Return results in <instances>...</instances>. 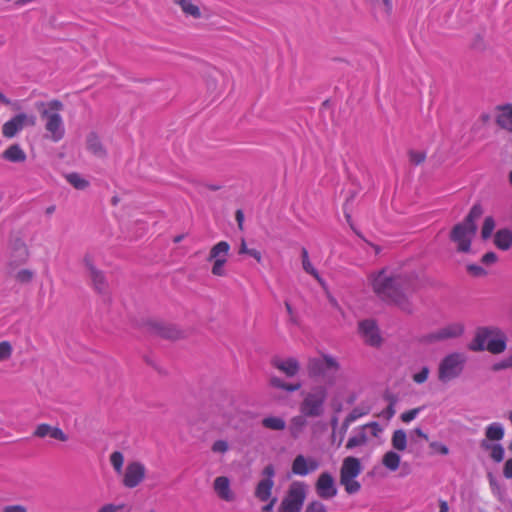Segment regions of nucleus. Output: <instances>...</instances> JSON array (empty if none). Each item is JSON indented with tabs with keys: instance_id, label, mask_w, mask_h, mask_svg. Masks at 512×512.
I'll list each match as a JSON object with an SVG mask.
<instances>
[{
	"instance_id": "nucleus-1",
	"label": "nucleus",
	"mask_w": 512,
	"mask_h": 512,
	"mask_svg": "<svg viewBox=\"0 0 512 512\" xmlns=\"http://www.w3.org/2000/svg\"><path fill=\"white\" fill-rule=\"evenodd\" d=\"M369 284L373 292L384 302L392 303L403 312L411 314L412 305L408 294L413 290V282L407 274L389 273L387 268H382L368 276Z\"/></svg>"
},
{
	"instance_id": "nucleus-2",
	"label": "nucleus",
	"mask_w": 512,
	"mask_h": 512,
	"mask_svg": "<svg viewBox=\"0 0 512 512\" xmlns=\"http://www.w3.org/2000/svg\"><path fill=\"white\" fill-rule=\"evenodd\" d=\"M483 213V206L477 202L472 206L465 219L453 226L450 232V240L457 243V250L459 252L468 253L470 251L472 238L478 229L476 221Z\"/></svg>"
},
{
	"instance_id": "nucleus-3",
	"label": "nucleus",
	"mask_w": 512,
	"mask_h": 512,
	"mask_svg": "<svg viewBox=\"0 0 512 512\" xmlns=\"http://www.w3.org/2000/svg\"><path fill=\"white\" fill-rule=\"evenodd\" d=\"M341 369L340 363L329 354L320 357H311L307 360L306 370L310 379L323 381L327 387L333 386L337 381V374Z\"/></svg>"
},
{
	"instance_id": "nucleus-4",
	"label": "nucleus",
	"mask_w": 512,
	"mask_h": 512,
	"mask_svg": "<svg viewBox=\"0 0 512 512\" xmlns=\"http://www.w3.org/2000/svg\"><path fill=\"white\" fill-rule=\"evenodd\" d=\"M35 106L41 119L46 121L45 130L50 134V139L54 142L60 141L65 135L63 120L58 113L63 110V103L60 100L53 99L47 103L37 102Z\"/></svg>"
},
{
	"instance_id": "nucleus-5",
	"label": "nucleus",
	"mask_w": 512,
	"mask_h": 512,
	"mask_svg": "<svg viewBox=\"0 0 512 512\" xmlns=\"http://www.w3.org/2000/svg\"><path fill=\"white\" fill-rule=\"evenodd\" d=\"M507 338L499 329L479 328L474 340L469 344L472 351L488 350L492 354H500L506 349Z\"/></svg>"
},
{
	"instance_id": "nucleus-6",
	"label": "nucleus",
	"mask_w": 512,
	"mask_h": 512,
	"mask_svg": "<svg viewBox=\"0 0 512 512\" xmlns=\"http://www.w3.org/2000/svg\"><path fill=\"white\" fill-rule=\"evenodd\" d=\"M303 400L300 403V412L308 418H317L323 415L324 405L328 398L326 385H314L308 392H302Z\"/></svg>"
},
{
	"instance_id": "nucleus-7",
	"label": "nucleus",
	"mask_w": 512,
	"mask_h": 512,
	"mask_svg": "<svg viewBox=\"0 0 512 512\" xmlns=\"http://www.w3.org/2000/svg\"><path fill=\"white\" fill-rule=\"evenodd\" d=\"M82 264L94 292L100 296L109 297L110 285L108 279L105 272L95 265L93 256L89 253L85 254L82 259Z\"/></svg>"
},
{
	"instance_id": "nucleus-8",
	"label": "nucleus",
	"mask_w": 512,
	"mask_h": 512,
	"mask_svg": "<svg viewBox=\"0 0 512 512\" xmlns=\"http://www.w3.org/2000/svg\"><path fill=\"white\" fill-rule=\"evenodd\" d=\"M205 87L213 100H218L230 92L232 80L226 73L213 68L205 74Z\"/></svg>"
},
{
	"instance_id": "nucleus-9",
	"label": "nucleus",
	"mask_w": 512,
	"mask_h": 512,
	"mask_svg": "<svg viewBox=\"0 0 512 512\" xmlns=\"http://www.w3.org/2000/svg\"><path fill=\"white\" fill-rule=\"evenodd\" d=\"M306 499V484L295 481L290 484L285 497L282 499L278 512H301Z\"/></svg>"
},
{
	"instance_id": "nucleus-10",
	"label": "nucleus",
	"mask_w": 512,
	"mask_h": 512,
	"mask_svg": "<svg viewBox=\"0 0 512 512\" xmlns=\"http://www.w3.org/2000/svg\"><path fill=\"white\" fill-rule=\"evenodd\" d=\"M466 358L461 353H451L444 357L438 368V379L442 383H447L457 377L463 371Z\"/></svg>"
},
{
	"instance_id": "nucleus-11",
	"label": "nucleus",
	"mask_w": 512,
	"mask_h": 512,
	"mask_svg": "<svg viewBox=\"0 0 512 512\" xmlns=\"http://www.w3.org/2000/svg\"><path fill=\"white\" fill-rule=\"evenodd\" d=\"M147 331L154 336L167 340H179L185 337L183 330L179 329L175 324L164 321H148L146 323Z\"/></svg>"
},
{
	"instance_id": "nucleus-12",
	"label": "nucleus",
	"mask_w": 512,
	"mask_h": 512,
	"mask_svg": "<svg viewBox=\"0 0 512 512\" xmlns=\"http://www.w3.org/2000/svg\"><path fill=\"white\" fill-rule=\"evenodd\" d=\"M36 116L26 113H19L3 124L2 134L5 138L15 137L24 127H33L36 125Z\"/></svg>"
},
{
	"instance_id": "nucleus-13",
	"label": "nucleus",
	"mask_w": 512,
	"mask_h": 512,
	"mask_svg": "<svg viewBox=\"0 0 512 512\" xmlns=\"http://www.w3.org/2000/svg\"><path fill=\"white\" fill-rule=\"evenodd\" d=\"M464 327L461 324H451L437 331L423 335L420 342L424 344H432L451 338H457L463 334Z\"/></svg>"
},
{
	"instance_id": "nucleus-14",
	"label": "nucleus",
	"mask_w": 512,
	"mask_h": 512,
	"mask_svg": "<svg viewBox=\"0 0 512 512\" xmlns=\"http://www.w3.org/2000/svg\"><path fill=\"white\" fill-rule=\"evenodd\" d=\"M213 412L223 417H228L233 407V396L226 390H215L210 398Z\"/></svg>"
},
{
	"instance_id": "nucleus-15",
	"label": "nucleus",
	"mask_w": 512,
	"mask_h": 512,
	"mask_svg": "<svg viewBox=\"0 0 512 512\" xmlns=\"http://www.w3.org/2000/svg\"><path fill=\"white\" fill-rule=\"evenodd\" d=\"M146 475V469L144 464L139 461H133L127 464L124 477L123 485L127 488H135L144 479Z\"/></svg>"
},
{
	"instance_id": "nucleus-16",
	"label": "nucleus",
	"mask_w": 512,
	"mask_h": 512,
	"mask_svg": "<svg viewBox=\"0 0 512 512\" xmlns=\"http://www.w3.org/2000/svg\"><path fill=\"white\" fill-rule=\"evenodd\" d=\"M11 261L9 266L16 267L25 264L29 259V249L21 237H13L10 240Z\"/></svg>"
},
{
	"instance_id": "nucleus-17",
	"label": "nucleus",
	"mask_w": 512,
	"mask_h": 512,
	"mask_svg": "<svg viewBox=\"0 0 512 512\" xmlns=\"http://www.w3.org/2000/svg\"><path fill=\"white\" fill-rule=\"evenodd\" d=\"M358 330L366 344L370 346H379L381 344L382 338L375 320L365 319L360 321Z\"/></svg>"
},
{
	"instance_id": "nucleus-18",
	"label": "nucleus",
	"mask_w": 512,
	"mask_h": 512,
	"mask_svg": "<svg viewBox=\"0 0 512 512\" xmlns=\"http://www.w3.org/2000/svg\"><path fill=\"white\" fill-rule=\"evenodd\" d=\"M315 490L317 495L322 499H331L337 495L335 480L329 472H323L319 475Z\"/></svg>"
},
{
	"instance_id": "nucleus-19",
	"label": "nucleus",
	"mask_w": 512,
	"mask_h": 512,
	"mask_svg": "<svg viewBox=\"0 0 512 512\" xmlns=\"http://www.w3.org/2000/svg\"><path fill=\"white\" fill-rule=\"evenodd\" d=\"M318 467L319 463L317 460L306 458L304 455L299 454L293 460L291 470L295 475L306 476L316 471Z\"/></svg>"
},
{
	"instance_id": "nucleus-20",
	"label": "nucleus",
	"mask_w": 512,
	"mask_h": 512,
	"mask_svg": "<svg viewBox=\"0 0 512 512\" xmlns=\"http://www.w3.org/2000/svg\"><path fill=\"white\" fill-rule=\"evenodd\" d=\"M271 365L284 373L288 378L295 377L301 368L299 361L294 357H288L286 359L273 357Z\"/></svg>"
},
{
	"instance_id": "nucleus-21",
	"label": "nucleus",
	"mask_w": 512,
	"mask_h": 512,
	"mask_svg": "<svg viewBox=\"0 0 512 512\" xmlns=\"http://www.w3.org/2000/svg\"><path fill=\"white\" fill-rule=\"evenodd\" d=\"M85 145L86 149L97 158H105L108 154L100 135L96 131H90L86 135Z\"/></svg>"
},
{
	"instance_id": "nucleus-22",
	"label": "nucleus",
	"mask_w": 512,
	"mask_h": 512,
	"mask_svg": "<svg viewBox=\"0 0 512 512\" xmlns=\"http://www.w3.org/2000/svg\"><path fill=\"white\" fill-rule=\"evenodd\" d=\"M361 470L362 467L358 458L352 456L346 457L340 469V481L355 479L361 473Z\"/></svg>"
},
{
	"instance_id": "nucleus-23",
	"label": "nucleus",
	"mask_w": 512,
	"mask_h": 512,
	"mask_svg": "<svg viewBox=\"0 0 512 512\" xmlns=\"http://www.w3.org/2000/svg\"><path fill=\"white\" fill-rule=\"evenodd\" d=\"M498 112L495 122L503 130L512 133V104H501L495 107Z\"/></svg>"
},
{
	"instance_id": "nucleus-24",
	"label": "nucleus",
	"mask_w": 512,
	"mask_h": 512,
	"mask_svg": "<svg viewBox=\"0 0 512 512\" xmlns=\"http://www.w3.org/2000/svg\"><path fill=\"white\" fill-rule=\"evenodd\" d=\"M214 490L219 498L227 502L235 500V494L230 489V481L225 476H219L214 480Z\"/></svg>"
},
{
	"instance_id": "nucleus-25",
	"label": "nucleus",
	"mask_w": 512,
	"mask_h": 512,
	"mask_svg": "<svg viewBox=\"0 0 512 512\" xmlns=\"http://www.w3.org/2000/svg\"><path fill=\"white\" fill-rule=\"evenodd\" d=\"M1 157L11 163H24L27 159L26 153L17 143L10 145L6 150H4Z\"/></svg>"
},
{
	"instance_id": "nucleus-26",
	"label": "nucleus",
	"mask_w": 512,
	"mask_h": 512,
	"mask_svg": "<svg viewBox=\"0 0 512 512\" xmlns=\"http://www.w3.org/2000/svg\"><path fill=\"white\" fill-rule=\"evenodd\" d=\"M495 246L503 251L512 247V231L508 228L499 229L494 235Z\"/></svg>"
},
{
	"instance_id": "nucleus-27",
	"label": "nucleus",
	"mask_w": 512,
	"mask_h": 512,
	"mask_svg": "<svg viewBox=\"0 0 512 512\" xmlns=\"http://www.w3.org/2000/svg\"><path fill=\"white\" fill-rule=\"evenodd\" d=\"M230 251V245L227 241H220L211 247L209 255L207 257L208 262L218 261L226 259Z\"/></svg>"
},
{
	"instance_id": "nucleus-28",
	"label": "nucleus",
	"mask_w": 512,
	"mask_h": 512,
	"mask_svg": "<svg viewBox=\"0 0 512 512\" xmlns=\"http://www.w3.org/2000/svg\"><path fill=\"white\" fill-rule=\"evenodd\" d=\"M274 480L262 479L258 482L255 488L254 495L260 501H267L271 497Z\"/></svg>"
},
{
	"instance_id": "nucleus-29",
	"label": "nucleus",
	"mask_w": 512,
	"mask_h": 512,
	"mask_svg": "<svg viewBox=\"0 0 512 512\" xmlns=\"http://www.w3.org/2000/svg\"><path fill=\"white\" fill-rule=\"evenodd\" d=\"M173 3L181 8V11L186 16H190L194 19H200L202 17L199 6L193 4L191 0H172Z\"/></svg>"
},
{
	"instance_id": "nucleus-30",
	"label": "nucleus",
	"mask_w": 512,
	"mask_h": 512,
	"mask_svg": "<svg viewBox=\"0 0 512 512\" xmlns=\"http://www.w3.org/2000/svg\"><path fill=\"white\" fill-rule=\"evenodd\" d=\"M504 428L500 423H492L485 429V437L489 441H500L504 437Z\"/></svg>"
},
{
	"instance_id": "nucleus-31",
	"label": "nucleus",
	"mask_w": 512,
	"mask_h": 512,
	"mask_svg": "<svg viewBox=\"0 0 512 512\" xmlns=\"http://www.w3.org/2000/svg\"><path fill=\"white\" fill-rule=\"evenodd\" d=\"M401 457L395 451H388L382 458V464L390 471H396L400 466Z\"/></svg>"
},
{
	"instance_id": "nucleus-32",
	"label": "nucleus",
	"mask_w": 512,
	"mask_h": 512,
	"mask_svg": "<svg viewBox=\"0 0 512 512\" xmlns=\"http://www.w3.org/2000/svg\"><path fill=\"white\" fill-rule=\"evenodd\" d=\"M261 424L263 427L274 431H282L286 428L285 420L276 416L265 417L262 419Z\"/></svg>"
},
{
	"instance_id": "nucleus-33",
	"label": "nucleus",
	"mask_w": 512,
	"mask_h": 512,
	"mask_svg": "<svg viewBox=\"0 0 512 512\" xmlns=\"http://www.w3.org/2000/svg\"><path fill=\"white\" fill-rule=\"evenodd\" d=\"M392 447L398 451H404L407 448V435L403 429H398L393 432L391 439Z\"/></svg>"
},
{
	"instance_id": "nucleus-34",
	"label": "nucleus",
	"mask_w": 512,
	"mask_h": 512,
	"mask_svg": "<svg viewBox=\"0 0 512 512\" xmlns=\"http://www.w3.org/2000/svg\"><path fill=\"white\" fill-rule=\"evenodd\" d=\"M269 383L272 387L282 389L288 392H295L301 388V383H286L281 378L273 376L270 378Z\"/></svg>"
},
{
	"instance_id": "nucleus-35",
	"label": "nucleus",
	"mask_w": 512,
	"mask_h": 512,
	"mask_svg": "<svg viewBox=\"0 0 512 512\" xmlns=\"http://www.w3.org/2000/svg\"><path fill=\"white\" fill-rule=\"evenodd\" d=\"M65 178L69 184L78 190H84L89 186V182L76 172L66 174Z\"/></svg>"
},
{
	"instance_id": "nucleus-36",
	"label": "nucleus",
	"mask_w": 512,
	"mask_h": 512,
	"mask_svg": "<svg viewBox=\"0 0 512 512\" xmlns=\"http://www.w3.org/2000/svg\"><path fill=\"white\" fill-rule=\"evenodd\" d=\"M306 416L303 414L299 416H295L291 419L290 430L292 436L296 437L298 433H300L304 426H306L307 421L305 419Z\"/></svg>"
},
{
	"instance_id": "nucleus-37",
	"label": "nucleus",
	"mask_w": 512,
	"mask_h": 512,
	"mask_svg": "<svg viewBox=\"0 0 512 512\" xmlns=\"http://www.w3.org/2000/svg\"><path fill=\"white\" fill-rule=\"evenodd\" d=\"M495 228V220L492 216H487L484 219L482 229H481V237L483 240H487L491 237L493 230Z\"/></svg>"
},
{
	"instance_id": "nucleus-38",
	"label": "nucleus",
	"mask_w": 512,
	"mask_h": 512,
	"mask_svg": "<svg viewBox=\"0 0 512 512\" xmlns=\"http://www.w3.org/2000/svg\"><path fill=\"white\" fill-rule=\"evenodd\" d=\"M366 442H367V435L362 430L357 435L349 438V440H348V442L346 444V448L347 449H353V448H355L357 446H361V445L366 444Z\"/></svg>"
},
{
	"instance_id": "nucleus-39",
	"label": "nucleus",
	"mask_w": 512,
	"mask_h": 512,
	"mask_svg": "<svg viewBox=\"0 0 512 512\" xmlns=\"http://www.w3.org/2000/svg\"><path fill=\"white\" fill-rule=\"evenodd\" d=\"M110 462L117 473H122L124 456L120 451H114L110 455Z\"/></svg>"
},
{
	"instance_id": "nucleus-40",
	"label": "nucleus",
	"mask_w": 512,
	"mask_h": 512,
	"mask_svg": "<svg viewBox=\"0 0 512 512\" xmlns=\"http://www.w3.org/2000/svg\"><path fill=\"white\" fill-rule=\"evenodd\" d=\"M373 7L383 6L384 13L387 17H390L393 12L392 0H366Z\"/></svg>"
},
{
	"instance_id": "nucleus-41",
	"label": "nucleus",
	"mask_w": 512,
	"mask_h": 512,
	"mask_svg": "<svg viewBox=\"0 0 512 512\" xmlns=\"http://www.w3.org/2000/svg\"><path fill=\"white\" fill-rule=\"evenodd\" d=\"M34 278V272L30 269H21L15 275V279L21 284H29Z\"/></svg>"
},
{
	"instance_id": "nucleus-42",
	"label": "nucleus",
	"mask_w": 512,
	"mask_h": 512,
	"mask_svg": "<svg viewBox=\"0 0 512 512\" xmlns=\"http://www.w3.org/2000/svg\"><path fill=\"white\" fill-rule=\"evenodd\" d=\"M367 413H368L367 411H362L359 408H354L349 413V415L345 418L343 425H342V429L345 431L350 423L354 422L356 419H358L359 417H361Z\"/></svg>"
},
{
	"instance_id": "nucleus-43",
	"label": "nucleus",
	"mask_w": 512,
	"mask_h": 512,
	"mask_svg": "<svg viewBox=\"0 0 512 512\" xmlns=\"http://www.w3.org/2000/svg\"><path fill=\"white\" fill-rule=\"evenodd\" d=\"M471 48L477 52H484L487 49V43L481 34H476L473 37Z\"/></svg>"
},
{
	"instance_id": "nucleus-44",
	"label": "nucleus",
	"mask_w": 512,
	"mask_h": 512,
	"mask_svg": "<svg viewBox=\"0 0 512 512\" xmlns=\"http://www.w3.org/2000/svg\"><path fill=\"white\" fill-rule=\"evenodd\" d=\"M504 455H505V450H504L503 446L499 443H495L493 445V449L490 452L491 459L496 463H500L503 461Z\"/></svg>"
},
{
	"instance_id": "nucleus-45",
	"label": "nucleus",
	"mask_w": 512,
	"mask_h": 512,
	"mask_svg": "<svg viewBox=\"0 0 512 512\" xmlns=\"http://www.w3.org/2000/svg\"><path fill=\"white\" fill-rule=\"evenodd\" d=\"M340 484L345 487V491L348 494H355L361 489L360 483L354 479H346L345 481H340Z\"/></svg>"
},
{
	"instance_id": "nucleus-46",
	"label": "nucleus",
	"mask_w": 512,
	"mask_h": 512,
	"mask_svg": "<svg viewBox=\"0 0 512 512\" xmlns=\"http://www.w3.org/2000/svg\"><path fill=\"white\" fill-rule=\"evenodd\" d=\"M301 257H302V267H303V270L308 273V274H313L315 271H317L313 265L311 264L310 260H309V255H308V251L306 248H302L301 249Z\"/></svg>"
},
{
	"instance_id": "nucleus-47",
	"label": "nucleus",
	"mask_w": 512,
	"mask_h": 512,
	"mask_svg": "<svg viewBox=\"0 0 512 512\" xmlns=\"http://www.w3.org/2000/svg\"><path fill=\"white\" fill-rule=\"evenodd\" d=\"M12 345L8 341L0 342V361L8 360L12 355Z\"/></svg>"
},
{
	"instance_id": "nucleus-48",
	"label": "nucleus",
	"mask_w": 512,
	"mask_h": 512,
	"mask_svg": "<svg viewBox=\"0 0 512 512\" xmlns=\"http://www.w3.org/2000/svg\"><path fill=\"white\" fill-rule=\"evenodd\" d=\"M226 259H221L218 261H213L211 273L218 277H223L226 275V271L224 269V266L226 264Z\"/></svg>"
},
{
	"instance_id": "nucleus-49",
	"label": "nucleus",
	"mask_w": 512,
	"mask_h": 512,
	"mask_svg": "<svg viewBox=\"0 0 512 512\" xmlns=\"http://www.w3.org/2000/svg\"><path fill=\"white\" fill-rule=\"evenodd\" d=\"M305 512H328L326 506L319 500H313L307 504Z\"/></svg>"
},
{
	"instance_id": "nucleus-50",
	"label": "nucleus",
	"mask_w": 512,
	"mask_h": 512,
	"mask_svg": "<svg viewBox=\"0 0 512 512\" xmlns=\"http://www.w3.org/2000/svg\"><path fill=\"white\" fill-rule=\"evenodd\" d=\"M512 368V354L499 362H496L492 365V370L494 372H498L504 369Z\"/></svg>"
},
{
	"instance_id": "nucleus-51",
	"label": "nucleus",
	"mask_w": 512,
	"mask_h": 512,
	"mask_svg": "<svg viewBox=\"0 0 512 512\" xmlns=\"http://www.w3.org/2000/svg\"><path fill=\"white\" fill-rule=\"evenodd\" d=\"M409 159L413 164L419 165L425 161L426 154L422 151L411 150L409 151Z\"/></svg>"
},
{
	"instance_id": "nucleus-52",
	"label": "nucleus",
	"mask_w": 512,
	"mask_h": 512,
	"mask_svg": "<svg viewBox=\"0 0 512 512\" xmlns=\"http://www.w3.org/2000/svg\"><path fill=\"white\" fill-rule=\"evenodd\" d=\"M466 269L468 273L474 277H482L487 274V271L483 267L476 264H468Z\"/></svg>"
},
{
	"instance_id": "nucleus-53",
	"label": "nucleus",
	"mask_w": 512,
	"mask_h": 512,
	"mask_svg": "<svg viewBox=\"0 0 512 512\" xmlns=\"http://www.w3.org/2000/svg\"><path fill=\"white\" fill-rule=\"evenodd\" d=\"M52 426L49 424H40L37 426L36 430L34 431L33 435L35 437L44 438L46 436H50Z\"/></svg>"
},
{
	"instance_id": "nucleus-54",
	"label": "nucleus",
	"mask_w": 512,
	"mask_h": 512,
	"mask_svg": "<svg viewBox=\"0 0 512 512\" xmlns=\"http://www.w3.org/2000/svg\"><path fill=\"white\" fill-rule=\"evenodd\" d=\"M429 372H430L429 367L423 366L422 369L420 370V372L413 375V380L417 384H422L427 380Z\"/></svg>"
},
{
	"instance_id": "nucleus-55",
	"label": "nucleus",
	"mask_w": 512,
	"mask_h": 512,
	"mask_svg": "<svg viewBox=\"0 0 512 512\" xmlns=\"http://www.w3.org/2000/svg\"><path fill=\"white\" fill-rule=\"evenodd\" d=\"M229 449V445L225 440H217L213 443L211 450L215 453H225Z\"/></svg>"
},
{
	"instance_id": "nucleus-56",
	"label": "nucleus",
	"mask_w": 512,
	"mask_h": 512,
	"mask_svg": "<svg viewBox=\"0 0 512 512\" xmlns=\"http://www.w3.org/2000/svg\"><path fill=\"white\" fill-rule=\"evenodd\" d=\"M421 408H414V409H411V410H408L404 413L401 414V420L403 422H410L412 421L416 416L417 414L420 412Z\"/></svg>"
},
{
	"instance_id": "nucleus-57",
	"label": "nucleus",
	"mask_w": 512,
	"mask_h": 512,
	"mask_svg": "<svg viewBox=\"0 0 512 512\" xmlns=\"http://www.w3.org/2000/svg\"><path fill=\"white\" fill-rule=\"evenodd\" d=\"M429 446L441 455H447L449 453V448L441 442L434 441L431 442Z\"/></svg>"
},
{
	"instance_id": "nucleus-58",
	"label": "nucleus",
	"mask_w": 512,
	"mask_h": 512,
	"mask_svg": "<svg viewBox=\"0 0 512 512\" xmlns=\"http://www.w3.org/2000/svg\"><path fill=\"white\" fill-rule=\"evenodd\" d=\"M50 437L62 442H65L68 439L67 435L58 427H52Z\"/></svg>"
},
{
	"instance_id": "nucleus-59",
	"label": "nucleus",
	"mask_w": 512,
	"mask_h": 512,
	"mask_svg": "<svg viewBox=\"0 0 512 512\" xmlns=\"http://www.w3.org/2000/svg\"><path fill=\"white\" fill-rule=\"evenodd\" d=\"M2 512H28V510L27 507L22 504H14L4 506Z\"/></svg>"
},
{
	"instance_id": "nucleus-60",
	"label": "nucleus",
	"mask_w": 512,
	"mask_h": 512,
	"mask_svg": "<svg viewBox=\"0 0 512 512\" xmlns=\"http://www.w3.org/2000/svg\"><path fill=\"white\" fill-rule=\"evenodd\" d=\"M497 260L498 256L495 252H487L481 258V262L485 265L494 264L495 262H497Z\"/></svg>"
},
{
	"instance_id": "nucleus-61",
	"label": "nucleus",
	"mask_w": 512,
	"mask_h": 512,
	"mask_svg": "<svg viewBox=\"0 0 512 512\" xmlns=\"http://www.w3.org/2000/svg\"><path fill=\"white\" fill-rule=\"evenodd\" d=\"M262 476L263 479H270L273 480V477L275 476V468L272 464H268L264 467L262 470Z\"/></svg>"
},
{
	"instance_id": "nucleus-62",
	"label": "nucleus",
	"mask_w": 512,
	"mask_h": 512,
	"mask_svg": "<svg viewBox=\"0 0 512 512\" xmlns=\"http://www.w3.org/2000/svg\"><path fill=\"white\" fill-rule=\"evenodd\" d=\"M366 427H369V428L372 429V435L374 437H377L379 435V433L382 432V428H381V426L379 425L378 422H370V423L364 425L362 427V430L365 429Z\"/></svg>"
},
{
	"instance_id": "nucleus-63",
	"label": "nucleus",
	"mask_w": 512,
	"mask_h": 512,
	"mask_svg": "<svg viewBox=\"0 0 512 512\" xmlns=\"http://www.w3.org/2000/svg\"><path fill=\"white\" fill-rule=\"evenodd\" d=\"M121 508H123V505H114L112 503H109L102 506L98 510V512H117Z\"/></svg>"
},
{
	"instance_id": "nucleus-64",
	"label": "nucleus",
	"mask_w": 512,
	"mask_h": 512,
	"mask_svg": "<svg viewBox=\"0 0 512 512\" xmlns=\"http://www.w3.org/2000/svg\"><path fill=\"white\" fill-rule=\"evenodd\" d=\"M503 475L507 479H511L512 478V458L508 459L505 462L504 468H503Z\"/></svg>"
}]
</instances>
